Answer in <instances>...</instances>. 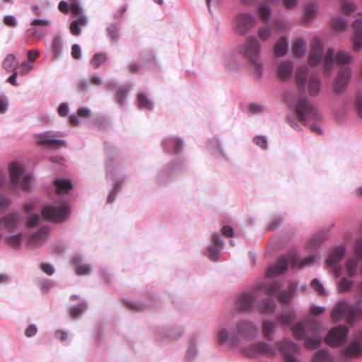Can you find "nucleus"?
Here are the masks:
<instances>
[{
	"label": "nucleus",
	"mask_w": 362,
	"mask_h": 362,
	"mask_svg": "<svg viewBox=\"0 0 362 362\" xmlns=\"http://www.w3.org/2000/svg\"><path fill=\"white\" fill-rule=\"evenodd\" d=\"M298 259L295 253H291L287 257L282 256L279 257L277 262L271 265L267 270V276L269 277L277 276L284 272L288 266L296 267L298 266Z\"/></svg>",
	"instance_id": "6e6552de"
},
{
	"label": "nucleus",
	"mask_w": 362,
	"mask_h": 362,
	"mask_svg": "<svg viewBox=\"0 0 362 362\" xmlns=\"http://www.w3.org/2000/svg\"><path fill=\"white\" fill-rule=\"evenodd\" d=\"M182 141L178 139H169L165 141V146L169 151L178 152L182 147Z\"/></svg>",
	"instance_id": "c9c22d12"
},
{
	"label": "nucleus",
	"mask_w": 362,
	"mask_h": 362,
	"mask_svg": "<svg viewBox=\"0 0 362 362\" xmlns=\"http://www.w3.org/2000/svg\"><path fill=\"white\" fill-rule=\"evenodd\" d=\"M2 66L8 72H12L18 68V62L13 54H9L4 59Z\"/></svg>",
	"instance_id": "a878e982"
},
{
	"label": "nucleus",
	"mask_w": 362,
	"mask_h": 362,
	"mask_svg": "<svg viewBox=\"0 0 362 362\" xmlns=\"http://www.w3.org/2000/svg\"><path fill=\"white\" fill-rule=\"evenodd\" d=\"M312 362H333V358L327 351L322 349L314 355Z\"/></svg>",
	"instance_id": "473e14b6"
},
{
	"label": "nucleus",
	"mask_w": 362,
	"mask_h": 362,
	"mask_svg": "<svg viewBox=\"0 0 362 362\" xmlns=\"http://www.w3.org/2000/svg\"><path fill=\"white\" fill-rule=\"evenodd\" d=\"M296 112L299 121L305 124L313 120H319L321 115L310 101L305 98H299L296 107Z\"/></svg>",
	"instance_id": "423d86ee"
},
{
	"label": "nucleus",
	"mask_w": 362,
	"mask_h": 362,
	"mask_svg": "<svg viewBox=\"0 0 362 362\" xmlns=\"http://www.w3.org/2000/svg\"><path fill=\"white\" fill-rule=\"evenodd\" d=\"M69 209L66 204L59 205H49L45 206L42 210V217L46 220L54 222H62L67 219Z\"/></svg>",
	"instance_id": "0eeeda50"
},
{
	"label": "nucleus",
	"mask_w": 362,
	"mask_h": 362,
	"mask_svg": "<svg viewBox=\"0 0 362 362\" xmlns=\"http://www.w3.org/2000/svg\"><path fill=\"white\" fill-rule=\"evenodd\" d=\"M321 340L317 336L305 339V347L308 349H315L320 346Z\"/></svg>",
	"instance_id": "c03bdc74"
},
{
	"label": "nucleus",
	"mask_w": 362,
	"mask_h": 362,
	"mask_svg": "<svg viewBox=\"0 0 362 362\" xmlns=\"http://www.w3.org/2000/svg\"><path fill=\"white\" fill-rule=\"evenodd\" d=\"M49 229L42 227L35 234L32 235L28 242L30 247H36L45 243L48 238Z\"/></svg>",
	"instance_id": "f3484780"
},
{
	"label": "nucleus",
	"mask_w": 362,
	"mask_h": 362,
	"mask_svg": "<svg viewBox=\"0 0 362 362\" xmlns=\"http://www.w3.org/2000/svg\"><path fill=\"white\" fill-rule=\"evenodd\" d=\"M240 52L251 62L254 66V72L260 76L262 73V63L259 60L260 44L254 36H250L245 39V43L240 46Z\"/></svg>",
	"instance_id": "7ed1b4c3"
},
{
	"label": "nucleus",
	"mask_w": 362,
	"mask_h": 362,
	"mask_svg": "<svg viewBox=\"0 0 362 362\" xmlns=\"http://www.w3.org/2000/svg\"><path fill=\"white\" fill-rule=\"evenodd\" d=\"M64 134L57 132H46L37 135V143L40 145H47L51 148L66 147V143L64 140L57 139V137H63Z\"/></svg>",
	"instance_id": "9b49d317"
},
{
	"label": "nucleus",
	"mask_w": 362,
	"mask_h": 362,
	"mask_svg": "<svg viewBox=\"0 0 362 362\" xmlns=\"http://www.w3.org/2000/svg\"><path fill=\"white\" fill-rule=\"evenodd\" d=\"M4 23L9 27H15L16 25V20L13 16H6L4 18Z\"/></svg>",
	"instance_id": "0e129e2a"
},
{
	"label": "nucleus",
	"mask_w": 362,
	"mask_h": 362,
	"mask_svg": "<svg viewBox=\"0 0 362 362\" xmlns=\"http://www.w3.org/2000/svg\"><path fill=\"white\" fill-rule=\"evenodd\" d=\"M40 220V216L37 214H33L31 215L26 222V226L28 227H33L38 224L39 221Z\"/></svg>",
	"instance_id": "13d9d810"
},
{
	"label": "nucleus",
	"mask_w": 362,
	"mask_h": 362,
	"mask_svg": "<svg viewBox=\"0 0 362 362\" xmlns=\"http://www.w3.org/2000/svg\"><path fill=\"white\" fill-rule=\"evenodd\" d=\"M71 56L75 59H79L81 57V48L78 45H74L71 47Z\"/></svg>",
	"instance_id": "69168bd1"
},
{
	"label": "nucleus",
	"mask_w": 362,
	"mask_h": 362,
	"mask_svg": "<svg viewBox=\"0 0 362 362\" xmlns=\"http://www.w3.org/2000/svg\"><path fill=\"white\" fill-rule=\"evenodd\" d=\"M272 35V30L267 26L260 27L258 30V36L262 41L267 40Z\"/></svg>",
	"instance_id": "de8ad7c7"
},
{
	"label": "nucleus",
	"mask_w": 362,
	"mask_h": 362,
	"mask_svg": "<svg viewBox=\"0 0 362 362\" xmlns=\"http://www.w3.org/2000/svg\"><path fill=\"white\" fill-rule=\"evenodd\" d=\"M355 255L362 258V238L358 239L354 247Z\"/></svg>",
	"instance_id": "e2e57ef3"
},
{
	"label": "nucleus",
	"mask_w": 362,
	"mask_h": 362,
	"mask_svg": "<svg viewBox=\"0 0 362 362\" xmlns=\"http://www.w3.org/2000/svg\"><path fill=\"white\" fill-rule=\"evenodd\" d=\"M257 12L262 21L267 23L271 16V8L265 4H262L259 6Z\"/></svg>",
	"instance_id": "ea45409f"
},
{
	"label": "nucleus",
	"mask_w": 362,
	"mask_h": 362,
	"mask_svg": "<svg viewBox=\"0 0 362 362\" xmlns=\"http://www.w3.org/2000/svg\"><path fill=\"white\" fill-rule=\"evenodd\" d=\"M107 59V56L105 52H98L95 54L90 61V65L94 69H98L100 65L104 64Z\"/></svg>",
	"instance_id": "2f4dec72"
},
{
	"label": "nucleus",
	"mask_w": 362,
	"mask_h": 362,
	"mask_svg": "<svg viewBox=\"0 0 362 362\" xmlns=\"http://www.w3.org/2000/svg\"><path fill=\"white\" fill-rule=\"evenodd\" d=\"M308 70L306 66H302L299 67L296 71V82L300 90H305V88Z\"/></svg>",
	"instance_id": "412c9836"
},
{
	"label": "nucleus",
	"mask_w": 362,
	"mask_h": 362,
	"mask_svg": "<svg viewBox=\"0 0 362 362\" xmlns=\"http://www.w3.org/2000/svg\"><path fill=\"white\" fill-rule=\"evenodd\" d=\"M257 296L254 293H243L236 300V307L240 311H249L254 305Z\"/></svg>",
	"instance_id": "2eb2a0df"
},
{
	"label": "nucleus",
	"mask_w": 362,
	"mask_h": 362,
	"mask_svg": "<svg viewBox=\"0 0 362 362\" xmlns=\"http://www.w3.org/2000/svg\"><path fill=\"white\" fill-rule=\"evenodd\" d=\"M257 23L256 18L249 13H240L235 16L234 30L240 35L247 34Z\"/></svg>",
	"instance_id": "1a4fd4ad"
},
{
	"label": "nucleus",
	"mask_w": 362,
	"mask_h": 362,
	"mask_svg": "<svg viewBox=\"0 0 362 362\" xmlns=\"http://www.w3.org/2000/svg\"><path fill=\"white\" fill-rule=\"evenodd\" d=\"M276 346L279 348L284 362H300L296 356L300 352V347L296 343L284 339L276 342Z\"/></svg>",
	"instance_id": "9d476101"
},
{
	"label": "nucleus",
	"mask_w": 362,
	"mask_h": 362,
	"mask_svg": "<svg viewBox=\"0 0 362 362\" xmlns=\"http://www.w3.org/2000/svg\"><path fill=\"white\" fill-rule=\"evenodd\" d=\"M295 319V314L291 311H284L277 317V320L284 325L291 324Z\"/></svg>",
	"instance_id": "58836bf2"
},
{
	"label": "nucleus",
	"mask_w": 362,
	"mask_h": 362,
	"mask_svg": "<svg viewBox=\"0 0 362 362\" xmlns=\"http://www.w3.org/2000/svg\"><path fill=\"white\" fill-rule=\"evenodd\" d=\"M23 240L22 234L11 235L6 238V243L13 248H19Z\"/></svg>",
	"instance_id": "a19ab883"
},
{
	"label": "nucleus",
	"mask_w": 362,
	"mask_h": 362,
	"mask_svg": "<svg viewBox=\"0 0 362 362\" xmlns=\"http://www.w3.org/2000/svg\"><path fill=\"white\" fill-rule=\"evenodd\" d=\"M87 25V19L85 16H80L78 18L73 21L70 25V30L72 35L78 36L81 33L80 26H86Z\"/></svg>",
	"instance_id": "5701e85b"
},
{
	"label": "nucleus",
	"mask_w": 362,
	"mask_h": 362,
	"mask_svg": "<svg viewBox=\"0 0 362 362\" xmlns=\"http://www.w3.org/2000/svg\"><path fill=\"white\" fill-rule=\"evenodd\" d=\"M253 141L262 149H265L267 148V141L264 136H257L254 138Z\"/></svg>",
	"instance_id": "bf43d9fd"
},
{
	"label": "nucleus",
	"mask_w": 362,
	"mask_h": 362,
	"mask_svg": "<svg viewBox=\"0 0 362 362\" xmlns=\"http://www.w3.org/2000/svg\"><path fill=\"white\" fill-rule=\"evenodd\" d=\"M256 354H264L268 357H274L276 355V349L274 346L262 341L257 342L251 346L247 355L253 356Z\"/></svg>",
	"instance_id": "4468645a"
},
{
	"label": "nucleus",
	"mask_w": 362,
	"mask_h": 362,
	"mask_svg": "<svg viewBox=\"0 0 362 362\" xmlns=\"http://www.w3.org/2000/svg\"><path fill=\"white\" fill-rule=\"evenodd\" d=\"M352 60L351 55L346 51L341 50L335 53L334 49L332 47L327 50L323 58L325 74L329 76L334 64L343 66L339 70L334 83V91L337 93L344 91L351 80V69L346 65L350 64Z\"/></svg>",
	"instance_id": "f257e3e1"
},
{
	"label": "nucleus",
	"mask_w": 362,
	"mask_h": 362,
	"mask_svg": "<svg viewBox=\"0 0 362 362\" xmlns=\"http://www.w3.org/2000/svg\"><path fill=\"white\" fill-rule=\"evenodd\" d=\"M288 51V41L285 37H281L278 40L274 45V54L276 57H282Z\"/></svg>",
	"instance_id": "393cba45"
},
{
	"label": "nucleus",
	"mask_w": 362,
	"mask_h": 362,
	"mask_svg": "<svg viewBox=\"0 0 362 362\" xmlns=\"http://www.w3.org/2000/svg\"><path fill=\"white\" fill-rule=\"evenodd\" d=\"M70 10L76 16V18L80 16H83L81 8L77 3H72L70 6Z\"/></svg>",
	"instance_id": "052dcab7"
},
{
	"label": "nucleus",
	"mask_w": 362,
	"mask_h": 362,
	"mask_svg": "<svg viewBox=\"0 0 362 362\" xmlns=\"http://www.w3.org/2000/svg\"><path fill=\"white\" fill-rule=\"evenodd\" d=\"M138 103L139 107L148 110H151L153 108L152 103L143 93H139L138 95Z\"/></svg>",
	"instance_id": "79ce46f5"
},
{
	"label": "nucleus",
	"mask_w": 362,
	"mask_h": 362,
	"mask_svg": "<svg viewBox=\"0 0 362 362\" xmlns=\"http://www.w3.org/2000/svg\"><path fill=\"white\" fill-rule=\"evenodd\" d=\"M354 30V35L351 37V42L353 49L355 52H358L362 49V21L360 19L356 20L352 25Z\"/></svg>",
	"instance_id": "dca6fc26"
},
{
	"label": "nucleus",
	"mask_w": 362,
	"mask_h": 362,
	"mask_svg": "<svg viewBox=\"0 0 362 362\" xmlns=\"http://www.w3.org/2000/svg\"><path fill=\"white\" fill-rule=\"evenodd\" d=\"M356 307H350L345 302H340L334 308L331 317L332 320L339 321L344 315H346L349 322L362 317V281L357 286Z\"/></svg>",
	"instance_id": "f03ea898"
},
{
	"label": "nucleus",
	"mask_w": 362,
	"mask_h": 362,
	"mask_svg": "<svg viewBox=\"0 0 362 362\" xmlns=\"http://www.w3.org/2000/svg\"><path fill=\"white\" fill-rule=\"evenodd\" d=\"M77 115L79 117L88 118L90 117V110L87 107H80L77 110Z\"/></svg>",
	"instance_id": "338daca9"
},
{
	"label": "nucleus",
	"mask_w": 362,
	"mask_h": 362,
	"mask_svg": "<svg viewBox=\"0 0 362 362\" xmlns=\"http://www.w3.org/2000/svg\"><path fill=\"white\" fill-rule=\"evenodd\" d=\"M323 45L319 38H314L310 44L308 63L311 66L317 64L322 59Z\"/></svg>",
	"instance_id": "f8f14e48"
},
{
	"label": "nucleus",
	"mask_w": 362,
	"mask_h": 362,
	"mask_svg": "<svg viewBox=\"0 0 362 362\" xmlns=\"http://www.w3.org/2000/svg\"><path fill=\"white\" fill-rule=\"evenodd\" d=\"M311 286L319 295H324L325 293L322 284L317 279L312 281Z\"/></svg>",
	"instance_id": "6e6d98bb"
},
{
	"label": "nucleus",
	"mask_w": 362,
	"mask_h": 362,
	"mask_svg": "<svg viewBox=\"0 0 362 362\" xmlns=\"http://www.w3.org/2000/svg\"><path fill=\"white\" fill-rule=\"evenodd\" d=\"M57 193H67L72 189V185L70 180L64 179H57L54 182Z\"/></svg>",
	"instance_id": "c85d7f7f"
},
{
	"label": "nucleus",
	"mask_w": 362,
	"mask_h": 362,
	"mask_svg": "<svg viewBox=\"0 0 362 362\" xmlns=\"http://www.w3.org/2000/svg\"><path fill=\"white\" fill-rule=\"evenodd\" d=\"M231 337H229L228 332L226 329H221L217 334L218 344H223L228 340L230 343Z\"/></svg>",
	"instance_id": "3c124183"
},
{
	"label": "nucleus",
	"mask_w": 362,
	"mask_h": 362,
	"mask_svg": "<svg viewBox=\"0 0 362 362\" xmlns=\"http://www.w3.org/2000/svg\"><path fill=\"white\" fill-rule=\"evenodd\" d=\"M19 67L20 74L23 76L29 73L33 69V66L25 62H23Z\"/></svg>",
	"instance_id": "680f3d73"
},
{
	"label": "nucleus",
	"mask_w": 362,
	"mask_h": 362,
	"mask_svg": "<svg viewBox=\"0 0 362 362\" xmlns=\"http://www.w3.org/2000/svg\"><path fill=\"white\" fill-rule=\"evenodd\" d=\"M306 49V42L303 39H298L292 46V52L296 57L304 56Z\"/></svg>",
	"instance_id": "cd10ccee"
},
{
	"label": "nucleus",
	"mask_w": 362,
	"mask_h": 362,
	"mask_svg": "<svg viewBox=\"0 0 362 362\" xmlns=\"http://www.w3.org/2000/svg\"><path fill=\"white\" fill-rule=\"evenodd\" d=\"M52 48L54 57H58L62 49V45L59 37H56L53 39L52 42Z\"/></svg>",
	"instance_id": "8fccbe9b"
},
{
	"label": "nucleus",
	"mask_w": 362,
	"mask_h": 362,
	"mask_svg": "<svg viewBox=\"0 0 362 362\" xmlns=\"http://www.w3.org/2000/svg\"><path fill=\"white\" fill-rule=\"evenodd\" d=\"M355 107L358 116L362 118V93H358L355 100Z\"/></svg>",
	"instance_id": "4d7b16f0"
},
{
	"label": "nucleus",
	"mask_w": 362,
	"mask_h": 362,
	"mask_svg": "<svg viewBox=\"0 0 362 362\" xmlns=\"http://www.w3.org/2000/svg\"><path fill=\"white\" fill-rule=\"evenodd\" d=\"M308 326L303 322H299L292 329L294 337L296 339H303L305 338V333Z\"/></svg>",
	"instance_id": "c756f323"
},
{
	"label": "nucleus",
	"mask_w": 362,
	"mask_h": 362,
	"mask_svg": "<svg viewBox=\"0 0 362 362\" xmlns=\"http://www.w3.org/2000/svg\"><path fill=\"white\" fill-rule=\"evenodd\" d=\"M275 303L272 300H263L259 305V311L263 314H270L275 309Z\"/></svg>",
	"instance_id": "f704fd0d"
},
{
	"label": "nucleus",
	"mask_w": 362,
	"mask_h": 362,
	"mask_svg": "<svg viewBox=\"0 0 362 362\" xmlns=\"http://www.w3.org/2000/svg\"><path fill=\"white\" fill-rule=\"evenodd\" d=\"M347 332L346 327L338 326L329 332L326 342L330 346H338L346 339Z\"/></svg>",
	"instance_id": "ddd939ff"
},
{
	"label": "nucleus",
	"mask_w": 362,
	"mask_h": 362,
	"mask_svg": "<svg viewBox=\"0 0 362 362\" xmlns=\"http://www.w3.org/2000/svg\"><path fill=\"white\" fill-rule=\"evenodd\" d=\"M41 269L43 272L47 274V275L53 274L54 269L51 264L47 263H42L40 266Z\"/></svg>",
	"instance_id": "774afa93"
},
{
	"label": "nucleus",
	"mask_w": 362,
	"mask_h": 362,
	"mask_svg": "<svg viewBox=\"0 0 362 362\" xmlns=\"http://www.w3.org/2000/svg\"><path fill=\"white\" fill-rule=\"evenodd\" d=\"M360 259V257L355 255V257L350 258L346 262V270L349 277H353L356 275Z\"/></svg>",
	"instance_id": "bb28decb"
},
{
	"label": "nucleus",
	"mask_w": 362,
	"mask_h": 362,
	"mask_svg": "<svg viewBox=\"0 0 362 362\" xmlns=\"http://www.w3.org/2000/svg\"><path fill=\"white\" fill-rule=\"evenodd\" d=\"M107 31L108 33V35L111 38V40L114 42H116L118 40V28L117 25L115 24H111L107 28Z\"/></svg>",
	"instance_id": "603ef678"
},
{
	"label": "nucleus",
	"mask_w": 362,
	"mask_h": 362,
	"mask_svg": "<svg viewBox=\"0 0 362 362\" xmlns=\"http://www.w3.org/2000/svg\"><path fill=\"white\" fill-rule=\"evenodd\" d=\"M342 1V11L347 15L352 13L356 9L355 4L352 2L346 1V0Z\"/></svg>",
	"instance_id": "864d4df0"
},
{
	"label": "nucleus",
	"mask_w": 362,
	"mask_h": 362,
	"mask_svg": "<svg viewBox=\"0 0 362 362\" xmlns=\"http://www.w3.org/2000/svg\"><path fill=\"white\" fill-rule=\"evenodd\" d=\"M296 287V285L294 284H291L289 291H281L277 296L279 302L281 303H288L293 296Z\"/></svg>",
	"instance_id": "7c9ffc66"
},
{
	"label": "nucleus",
	"mask_w": 362,
	"mask_h": 362,
	"mask_svg": "<svg viewBox=\"0 0 362 362\" xmlns=\"http://www.w3.org/2000/svg\"><path fill=\"white\" fill-rule=\"evenodd\" d=\"M332 25L337 31H341L346 28V23L342 18H334L332 19Z\"/></svg>",
	"instance_id": "49530a36"
},
{
	"label": "nucleus",
	"mask_w": 362,
	"mask_h": 362,
	"mask_svg": "<svg viewBox=\"0 0 362 362\" xmlns=\"http://www.w3.org/2000/svg\"><path fill=\"white\" fill-rule=\"evenodd\" d=\"M354 285V281L349 280L345 277L341 279L337 284V288L339 293H345L351 291Z\"/></svg>",
	"instance_id": "4c0bfd02"
},
{
	"label": "nucleus",
	"mask_w": 362,
	"mask_h": 362,
	"mask_svg": "<svg viewBox=\"0 0 362 362\" xmlns=\"http://www.w3.org/2000/svg\"><path fill=\"white\" fill-rule=\"evenodd\" d=\"M293 64L289 61L281 63L277 69L279 78L282 81L287 80L292 74Z\"/></svg>",
	"instance_id": "6ab92c4d"
},
{
	"label": "nucleus",
	"mask_w": 362,
	"mask_h": 362,
	"mask_svg": "<svg viewBox=\"0 0 362 362\" xmlns=\"http://www.w3.org/2000/svg\"><path fill=\"white\" fill-rule=\"evenodd\" d=\"M280 284L279 282H273L264 285L261 287L262 290H264L265 293L269 296H278L280 291Z\"/></svg>",
	"instance_id": "72a5a7b5"
},
{
	"label": "nucleus",
	"mask_w": 362,
	"mask_h": 362,
	"mask_svg": "<svg viewBox=\"0 0 362 362\" xmlns=\"http://www.w3.org/2000/svg\"><path fill=\"white\" fill-rule=\"evenodd\" d=\"M346 252V247L344 245H341L337 247L328 257L327 263L329 266H333L339 262L344 257Z\"/></svg>",
	"instance_id": "aec40b11"
},
{
	"label": "nucleus",
	"mask_w": 362,
	"mask_h": 362,
	"mask_svg": "<svg viewBox=\"0 0 362 362\" xmlns=\"http://www.w3.org/2000/svg\"><path fill=\"white\" fill-rule=\"evenodd\" d=\"M276 325L274 322L269 320H265L262 322V334L265 339L268 340L273 339Z\"/></svg>",
	"instance_id": "4be33fe9"
},
{
	"label": "nucleus",
	"mask_w": 362,
	"mask_h": 362,
	"mask_svg": "<svg viewBox=\"0 0 362 362\" xmlns=\"http://www.w3.org/2000/svg\"><path fill=\"white\" fill-rule=\"evenodd\" d=\"M257 327L250 321L241 320L237 322L233 334L231 335L230 346H237L240 339L249 340L257 336Z\"/></svg>",
	"instance_id": "20e7f679"
},
{
	"label": "nucleus",
	"mask_w": 362,
	"mask_h": 362,
	"mask_svg": "<svg viewBox=\"0 0 362 362\" xmlns=\"http://www.w3.org/2000/svg\"><path fill=\"white\" fill-rule=\"evenodd\" d=\"M86 309V305L85 303H81L80 305L74 306L69 310L70 316L75 319L77 318L83 313Z\"/></svg>",
	"instance_id": "37998d69"
},
{
	"label": "nucleus",
	"mask_w": 362,
	"mask_h": 362,
	"mask_svg": "<svg viewBox=\"0 0 362 362\" xmlns=\"http://www.w3.org/2000/svg\"><path fill=\"white\" fill-rule=\"evenodd\" d=\"M316 13V7L314 4H309L305 7L304 13V21L305 22H310Z\"/></svg>",
	"instance_id": "a18cd8bd"
},
{
	"label": "nucleus",
	"mask_w": 362,
	"mask_h": 362,
	"mask_svg": "<svg viewBox=\"0 0 362 362\" xmlns=\"http://www.w3.org/2000/svg\"><path fill=\"white\" fill-rule=\"evenodd\" d=\"M320 87V80L317 75L313 74L310 76L308 84V92L311 95L318 94Z\"/></svg>",
	"instance_id": "b1692460"
},
{
	"label": "nucleus",
	"mask_w": 362,
	"mask_h": 362,
	"mask_svg": "<svg viewBox=\"0 0 362 362\" xmlns=\"http://www.w3.org/2000/svg\"><path fill=\"white\" fill-rule=\"evenodd\" d=\"M128 91L129 88L126 86L120 87L117 89L116 93V100L120 104V105H123V101L124 100Z\"/></svg>",
	"instance_id": "09e8293b"
},
{
	"label": "nucleus",
	"mask_w": 362,
	"mask_h": 362,
	"mask_svg": "<svg viewBox=\"0 0 362 362\" xmlns=\"http://www.w3.org/2000/svg\"><path fill=\"white\" fill-rule=\"evenodd\" d=\"M74 262L76 264V273L78 275H86L90 272V267L88 264H84L79 263V257H75Z\"/></svg>",
	"instance_id": "e433bc0d"
},
{
	"label": "nucleus",
	"mask_w": 362,
	"mask_h": 362,
	"mask_svg": "<svg viewBox=\"0 0 362 362\" xmlns=\"http://www.w3.org/2000/svg\"><path fill=\"white\" fill-rule=\"evenodd\" d=\"M362 352V337H357L351 342L349 346L343 351V355L346 357L358 356Z\"/></svg>",
	"instance_id": "a211bd4d"
},
{
	"label": "nucleus",
	"mask_w": 362,
	"mask_h": 362,
	"mask_svg": "<svg viewBox=\"0 0 362 362\" xmlns=\"http://www.w3.org/2000/svg\"><path fill=\"white\" fill-rule=\"evenodd\" d=\"M207 256L210 259L217 261L219 257V248L214 246L209 247L207 251Z\"/></svg>",
	"instance_id": "5fc2aeb1"
},
{
	"label": "nucleus",
	"mask_w": 362,
	"mask_h": 362,
	"mask_svg": "<svg viewBox=\"0 0 362 362\" xmlns=\"http://www.w3.org/2000/svg\"><path fill=\"white\" fill-rule=\"evenodd\" d=\"M9 175L13 189L20 187L24 191L30 189L31 176L24 173L22 164L17 162L11 163L9 165Z\"/></svg>",
	"instance_id": "39448f33"
}]
</instances>
